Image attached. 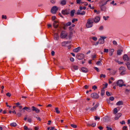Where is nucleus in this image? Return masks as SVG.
<instances>
[{
    "label": "nucleus",
    "instance_id": "nucleus-61",
    "mask_svg": "<svg viewBox=\"0 0 130 130\" xmlns=\"http://www.w3.org/2000/svg\"><path fill=\"white\" fill-rule=\"evenodd\" d=\"M106 128L107 129V130H112V128H111L107 126Z\"/></svg>",
    "mask_w": 130,
    "mask_h": 130
},
{
    "label": "nucleus",
    "instance_id": "nucleus-38",
    "mask_svg": "<svg viewBox=\"0 0 130 130\" xmlns=\"http://www.w3.org/2000/svg\"><path fill=\"white\" fill-rule=\"evenodd\" d=\"M77 21V19H74L72 20V22L74 23L75 22H76Z\"/></svg>",
    "mask_w": 130,
    "mask_h": 130
},
{
    "label": "nucleus",
    "instance_id": "nucleus-41",
    "mask_svg": "<svg viewBox=\"0 0 130 130\" xmlns=\"http://www.w3.org/2000/svg\"><path fill=\"white\" fill-rule=\"evenodd\" d=\"M114 99V98L113 96H111L109 98V99L111 101H113Z\"/></svg>",
    "mask_w": 130,
    "mask_h": 130
},
{
    "label": "nucleus",
    "instance_id": "nucleus-34",
    "mask_svg": "<svg viewBox=\"0 0 130 130\" xmlns=\"http://www.w3.org/2000/svg\"><path fill=\"white\" fill-rule=\"evenodd\" d=\"M55 110L56 112L57 113H60V111L58 110V108H55Z\"/></svg>",
    "mask_w": 130,
    "mask_h": 130
},
{
    "label": "nucleus",
    "instance_id": "nucleus-52",
    "mask_svg": "<svg viewBox=\"0 0 130 130\" xmlns=\"http://www.w3.org/2000/svg\"><path fill=\"white\" fill-rule=\"evenodd\" d=\"M6 95L7 96L10 97L11 95V94L9 93H8L6 94Z\"/></svg>",
    "mask_w": 130,
    "mask_h": 130
},
{
    "label": "nucleus",
    "instance_id": "nucleus-7",
    "mask_svg": "<svg viewBox=\"0 0 130 130\" xmlns=\"http://www.w3.org/2000/svg\"><path fill=\"white\" fill-rule=\"evenodd\" d=\"M125 68L123 67H121L119 68V72L121 75H123L125 74Z\"/></svg>",
    "mask_w": 130,
    "mask_h": 130
},
{
    "label": "nucleus",
    "instance_id": "nucleus-49",
    "mask_svg": "<svg viewBox=\"0 0 130 130\" xmlns=\"http://www.w3.org/2000/svg\"><path fill=\"white\" fill-rule=\"evenodd\" d=\"M94 69H95L97 72H99V69L96 67H94Z\"/></svg>",
    "mask_w": 130,
    "mask_h": 130
},
{
    "label": "nucleus",
    "instance_id": "nucleus-43",
    "mask_svg": "<svg viewBox=\"0 0 130 130\" xmlns=\"http://www.w3.org/2000/svg\"><path fill=\"white\" fill-rule=\"evenodd\" d=\"M127 128L126 126H124L123 127L122 129L123 130H127Z\"/></svg>",
    "mask_w": 130,
    "mask_h": 130
},
{
    "label": "nucleus",
    "instance_id": "nucleus-62",
    "mask_svg": "<svg viewBox=\"0 0 130 130\" xmlns=\"http://www.w3.org/2000/svg\"><path fill=\"white\" fill-rule=\"evenodd\" d=\"M24 129L25 130H27L28 129L27 127L26 126H25L24 127Z\"/></svg>",
    "mask_w": 130,
    "mask_h": 130
},
{
    "label": "nucleus",
    "instance_id": "nucleus-63",
    "mask_svg": "<svg viewBox=\"0 0 130 130\" xmlns=\"http://www.w3.org/2000/svg\"><path fill=\"white\" fill-rule=\"evenodd\" d=\"M98 128L100 129V130H102L103 129V127L102 126H99L98 127Z\"/></svg>",
    "mask_w": 130,
    "mask_h": 130
},
{
    "label": "nucleus",
    "instance_id": "nucleus-18",
    "mask_svg": "<svg viewBox=\"0 0 130 130\" xmlns=\"http://www.w3.org/2000/svg\"><path fill=\"white\" fill-rule=\"evenodd\" d=\"M81 70L83 72H86L88 71V70L86 68L83 67L81 69Z\"/></svg>",
    "mask_w": 130,
    "mask_h": 130
},
{
    "label": "nucleus",
    "instance_id": "nucleus-50",
    "mask_svg": "<svg viewBox=\"0 0 130 130\" xmlns=\"http://www.w3.org/2000/svg\"><path fill=\"white\" fill-rule=\"evenodd\" d=\"M97 88V87L96 86L94 85L92 87V88L94 89V90H95Z\"/></svg>",
    "mask_w": 130,
    "mask_h": 130
},
{
    "label": "nucleus",
    "instance_id": "nucleus-51",
    "mask_svg": "<svg viewBox=\"0 0 130 130\" xmlns=\"http://www.w3.org/2000/svg\"><path fill=\"white\" fill-rule=\"evenodd\" d=\"M92 39L94 40L95 41H96L97 39V38L95 37H93Z\"/></svg>",
    "mask_w": 130,
    "mask_h": 130
},
{
    "label": "nucleus",
    "instance_id": "nucleus-44",
    "mask_svg": "<svg viewBox=\"0 0 130 130\" xmlns=\"http://www.w3.org/2000/svg\"><path fill=\"white\" fill-rule=\"evenodd\" d=\"M90 108L89 106H88V107L86 108V110L87 111L90 110Z\"/></svg>",
    "mask_w": 130,
    "mask_h": 130
},
{
    "label": "nucleus",
    "instance_id": "nucleus-48",
    "mask_svg": "<svg viewBox=\"0 0 130 130\" xmlns=\"http://www.w3.org/2000/svg\"><path fill=\"white\" fill-rule=\"evenodd\" d=\"M113 43L114 45H117V43L116 41H113Z\"/></svg>",
    "mask_w": 130,
    "mask_h": 130
},
{
    "label": "nucleus",
    "instance_id": "nucleus-21",
    "mask_svg": "<svg viewBox=\"0 0 130 130\" xmlns=\"http://www.w3.org/2000/svg\"><path fill=\"white\" fill-rule=\"evenodd\" d=\"M61 13L63 14H68V13L67 10H62L61 11Z\"/></svg>",
    "mask_w": 130,
    "mask_h": 130
},
{
    "label": "nucleus",
    "instance_id": "nucleus-40",
    "mask_svg": "<svg viewBox=\"0 0 130 130\" xmlns=\"http://www.w3.org/2000/svg\"><path fill=\"white\" fill-rule=\"evenodd\" d=\"M100 119V118L96 116H95V120H99Z\"/></svg>",
    "mask_w": 130,
    "mask_h": 130
},
{
    "label": "nucleus",
    "instance_id": "nucleus-47",
    "mask_svg": "<svg viewBox=\"0 0 130 130\" xmlns=\"http://www.w3.org/2000/svg\"><path fill=\"white\" fill-rule=\"evenodd\" d=\"M104 52L105 53H107L108 52V49H104Z\"/></svg>",
    "mask_w": 130,
    "mask_h": 130
},
{
    "label": "nucleus",
    "instance_id": "nucleus-28",
    "mask_svg": "<svg viewBox=\"0 0 130 130\" xmlns=\"http://www.w3.org/2000/svg\"><path fill=\"white\" fill-rule=\"evenodd\" d=\"M102 59H101L100 61H99L96 62V64L98 65L101 66L102 65L101 62V61Z\"/></svg>",
    "mask_w": 130,
    "mask_h": 130
},
{
    "label": "nucleus",
    "instance_id": "nucleus-19",
    "mask_svg": "<svg viewBox=\"0 0 130 130\" xmlns=\"http://www.w3.org/2000/svg\"><path fill=\"white\" fill-rule=\"evenodd\" d=\"M116 105H123V102L122 101H119L116 103Z\"/></svg>",
    "mask_w": 130,
    "mask_h": 130
},
{
    "label": "nucleus",
    "instance_id": "nucleus-12",
    "mask_svg": "<svg viewBox=\"0 0 130 130\" xmlns=\"http://www.w3.org/2000/svg\"><path fill=\"white\" fill-rule=\"evenodd\" d=\"M122 114L121 113H118L116 115L115 118V120H118L119 118L121 116Z\"/></svg>",
    "mask_w": 130,
    "mask_h": 130
},
{
    "label": "nucleus",
    "instance_id": "nucleus-1",
    "mask_svg": "<svg viewBox=\"0 0 130 130\" xmlns=\"http://www.w3.org/2000/svg\"><path fill=\"white\" fill-rule=\"evenodd\" d=\"M93 18H90L87 20L86 24V26L88 28L91 27L93 26Z\"/></svg>",
    "mask_w": 130,
    "mask_h": 130
},
{
    "label": "nucleus",
    "instance_id": "nucleus-22",
    "mask_svg": "<svg viewBox=\"0 0 130 130\" xmlns=\"http://www.w3.org/2000/svg\"><path fill=\"white\" fill-rule=\"evenodd\" d=\"M123 52V50H118L117 51V54L118 55H120Z\"/></svg>",
    "mask_w": 130,
    "mask_h": 130
},
{
    "label": "nucleus",
    "instance_id": "nucleus-35",
    "mask_svg": "<svg viewBox=\"0 0 130 130\" xmlns=\"http://www.w3.org/2000/svg\"><path fill=\"white\" fill-rule=\"evenodd\" d=\"M70 126L74 128H76L77 127V125L75 124H71L70 125Z\"/></svg>",
    "mask_w": 130,
    "mask_h": 130
},
{
    "label": "nucleus",
    "instance_id": "nucleus-32",
    "mask_svg": "<svg viewBox=\"0 0 130 130\" xmlns=\"http://www.w3.org/2000/svg\"><path fill=\"white\" fill-rule=\"evenodd\" d=\"M73 67L74 69L76 70H78V67L76 65H73Z\"/></svg>",
    "mask_w": 130,
    "mask_h": 130
},
{
    "label": "nucleus",
    "instance_id": "nucleus-8",
    "mask_svg": "<svg viewBox=\"0 0 130 130\" xmlns=\"http://www.w3.org/2000/svg\"><path fill=\"white\" fill-rule=\"evenodd\" d=\"M91 96L92 98L94 99H98L99 97L98 94L95 93H93L91 94Z\"/></svg>",
    "mask_w": 130,
    "mask_h": 130
},
{
    "label": "nucleus",
    "instance_id": "nucleus-57",
    "mask_svg": "<svg viewBox=\"0 0 130 130\" xmlns=\"http://www.w3.org/2000/svg\"><path fill=\"white\" fill-rule=\"evenodd\" d=\"M70 60L71 61H73L74 60V59L73 58L71 57L70 58Z\"/></svg>",
    "mask_w": 130,
    "mask_h": 130
},
{
    "label": "nucleus",
    "instance_id": "nucleus-10",
    "mask_svg": "<svg viewBox=\"0 0 130 130\" xmlns=\"http://www.w3.org/2000/svg\"><path fill=\"white\" fill-rule=\"evenodd\" d=\"M123 60L125 61H127L129 59L128 57L126 54H124L123 55Z\"/></svg>",
    "mask_w": 130,
    "mask_h": 130
},
{
    "label": "nucleus",
    "instance_id": "nucleus-5",
    "mask_svg": "<svg viewBox=\"0 0 130 130\" xmlns=\"http://www.w3.org/2000/svg\"><path fill=\"white\" fill-rule=\"evenodd\" d=\"M100 19V17L99 16L95 17L94 18H93V22L96 23L99 22Z\"/></svg>",
    "mask_w": 130,
    "mask_h": 130
},
{
    "label": "nucleus",
    "instance_id": "nucleus-23",
    "mask_svg": "<svg viewBox=\"0 0 130 130\" xmlns=\"http://www.w3.org/2000/svg\"><path fill=\"white\" fill-rule=\"evenodd\" d=\"M99 41L100 44H103L104 42V40H103L100 38L99 39Z\"/></svg>",
    "mask_w": 130,
    "mask_h": 130
},
{
    "label": "nucleus",
    "instance_id": "nucleus-36",
    "mask_svg": "<svg viewBox=\"0 0 130 130\" xmlns=\"http://www.w3.org/2000/svg\"><path fill=\"white\" fill-rule=\"evenodd\" d=\"M100 38L102 40H104L106 38V37L105 36H101Z\"/></svg>",
    "mask_w": 130,
    "mask_h": 130
},
{
    "label": "nucleus",
    "instance_id": "nucleus-59",
    "mask_svg": "<svg viewBox=\"0 0 130 130\" xmlns=\"http://www.w3.org/2000/svg\"><path fill=\"white\" fill-rule=\"evenodd\" d=\"M103 29V27L102 26H101L99 28V29L100 30H102Z\"/></svg>",
    "mask_w": 130,
    "mask_h": 130
},
{
    "label": "nucleus",
    "instance_id": "nucleus-4",
    "mask_svg": "<svg viewBox=\"0 0 130 130\" xmlns=\"http://www.w3.org/2000/svg\"><path fill=\"white\" fill-rule=\"evenodd\" d=\"M111 0H105L104 2L102 4H101V2L100 3V7L102 10H104V9L103 8V6L106 5L107 3V2H108L111 1Z\"/></svg>",
    "mask_w": 130,
    "mask_h": 130
},
{
    "label": "nucleus",
    "instance_id": "nucleus-31",
    "mask_svg": "<svg viewBox=\"0 0 130 130\" xmlns=\"http://www.w3.org/2000/svg\"><path fill=\"white\" fill-rule=\"evenodd\" d=\"M118 112V110L117 108H115L113 110V113L115 114H116Z\"/></svg>",
    "mask_w": 130,
    "mask_h": 130
},
{
    "label": "nucleus",
    "instance_id": "nucleus-42",
    "mask_svg": "<svg viewBox=\"0 0 130 130\" xmlns=\"http://www.w3.org/2000/svg\"><path fill=\"white\" fill-rule=\"evenodd\" d=\"M103 18L105 20H107L108 19L109 17L108 16H107L106 17L105 16H103Z\"/></svg>",
    "mask_w": 130,
    "mask_h": 130
},
{
    "label": "nucleus",
    "instance_id": "nucleus-13",
    "mask_svg": "<svg viewBox=\"0 0 130 130\" xmlns=\"http://www.w3.org/2000/svg\"><path fill=\"white\" fill-rule=\"evenodd\" d=\"M80 10H78L76 13L77 14L82 15H84L85 14V12L84 11H83L82 12L80 13Z\"/></svg>",
    "mask_w": 130,
    "mask_h": 130
},
{
    "label": "nucleus",
    "instance_id": "nucleus-60",
    "mask_svg": "<svg viewBox=\"0 0 130 130\" xmlns=\"http://www.w3.org/2000/svg\"><path fill=\"white\" fill-rule=\"evenodd\" d=\"M14 104V105H18V106L22 105L21 103H19V102L17 103H15V104Z\"/></svg>",
    "mask_w": 130,
    "mask_h": 130
},
{
    "label": "nucleus",
    "instance_id": "nucleus-15",
    "mask_svg": "<svg viewBox=\"0 0 130 130\" xmlns=\"http://www.w3.org/2000/svg\"><path fill=\"white\" fill-rule=\"evenodd\" d=\"M54 38L55 40H58L59 39V36L56 33H55L54 34Z\"/></svg>",
    "mask_w": 130,
    "mask_h": 130
},
{
    "label": "nucleus",
    "instance_id": "nucleus-29",
    "mask_svg": "<svg viewBox=\"0 0 130 130\" xmlns=\"http://www.w3.org/2000/svg\"><path fill=\"white\" fill-rule=\"evenodd\" d=\"M75 11V10H74L71 11L70 13V15L72 17H73L74 15Z\"/></svg>",
    "mask_w": 130,
    "mask_h": 130
},
{
    "label": "nucleus",
    "instance_id": "nucleus-27",
    "mask_svg": "<svg viewBox=\"0 0 130 130\" xmlns=\"http://www.w3.org/2000/svg\"><path fill=\"white\" fill-rule=\"evenodd\" d=\"M97 107V106H94L93 107L91 108L90 109V110L91 111H93L95 110Z\"/></svg>",
    "mask_w": 130,
    "mask_h": 130
},
{
    "label": "nucleus",
    "instance_id": "nucleus-17",
    "mask_svg": "<svg viewBox=\"0 0 130 130\" xmlns=\"http://www.w3.org/2000/svg\"><path fill=\"white\" fill-rule=\"evenodd\" d=\"M66 1L65 0H62L60 2V4L62 5H64L66 4Z\"/></svg>",
    "mask_w": 130,
    "mask_h": 130
},
{
    "label": "nucleus",
    "instance_id": "nucleus-37",
    "mask_svg": "<svg viewBox=\"0 0 130 130\" xmlns=\"http://www.w3.org/2000/svg\"><path fill=\"white\" fill-rule=\"evenodd\" d=\"M107 85H108V84L107 83H106L104 84H103V85L104 86L103 87V88H102V89H104L105 88L107 87Z\"/></svg>",
    "mask_w": 130,
    "mask_h": 130
},
{
    "label": "nucleus",
    "instance_id": "nucleus-55",
    "mask_svg": "<svg viewBox=\"0 0 130 130\" xmlns=\"http://www.w3.org/2000/svg\"><path fill=\"white\" fill-rule=\"evenodd\" d=\"M71 24V23L70 22H68L66 24V25L67 26H69Z\"/></svg>",
    "mask_w": 130,
    "mask_h": 130
},
{
    "label": "nucleus",
    "instance_id": "nucleus-30",
    "mask_svg": "<svg viewBox=\"0 0 130 130\" xmlns=\"http://www.w3.org/2000/svg\"><path fill=\"white\" fill-rule=\"evenodd\" d=\"M126 65L127 66L128 69L130 70V63L128 62H127L126 63Z\"/></svg>",
    "mask_w": 130,
    "mask_h": 130
},
{
    "label": "nucleus",
    "instance_id": "nucleus-64",
    "mask_svg": "<svg viewBox=\"0 0 130 130\" xmlns=\"http://www.w3.org/2000/svg\"><path fill=\"white\" fill-rule=\"evenodd\" d=\"M55 18H56V17L55 16H53V17H52V20H55Z\"/></svg>",
    "mask_w": 130,
    "mask_h": 130
},
{
    "label": "nucleus",
    "instance_id": "nucleus-33",
    "mask_svg": "<svg viewBox=\"0 0 130 130\" xmlns=\"http://www.w3.org/2000/svg\"><path fill=\"white\" fill-rule=\"evenodd\" d=\"M23 109L28 111H30V108L28 107H24L23 108Z\"/></svg>",
    "mask_w": 130,
    "mask_h": 130
},
{
    "label": "nucleus",
    "instance_id": "nucleus-20",
    "mask_svg": "<svg viewBox=\"0 0 130 130\" xmlns=\"http://www.w3.org/2000/svg\"><path fill=\"white\" fill-rule=\"evenodd\" d=\"M82 0H76V2L77 4H83L84 2L82 1Z\"/></svg>",
    "mask_w": 130,
    "mask_h": 130
},
{
    "label": "nucleus",
    "instance_id": "nucleus-11",
    "mask_svg": "<svg viewBox=\"0 0 130 130\" xmlns=\"http://www.w3.org/2000/svg\"><path fill=\"white\" fill-rule=\"evenodd\" d=\"M53 26L54 28H57L58 26V22L56 21H54L53 23Z\"/></svg>",
    "mask_w": 130,
    "mask_h": 130
},
{
    "label": "nucleus",
    "instance_id": "nucleus-58",
    "mask_svg": "<svg viewBox=\"0 0 130 130\" xmlns=\"http://www.w3.org/2000/svg\"><path fill=\"white\" fill-rule=\"evenodd\" d=\"M51 54L52 56H53L54 55L55 52L53 51H52L51 52Z\"/></svg>",
    "mask_w": 130,
    "mask_h": 130
},
{
    "label": "nucleus",
    "instance_id": "nucleus-25",
    "mask_svg": "<svg viewBox=\"0 0 130 130\" xmlns=\"http://www.w3.org/2000/svg\"><path fill=\"white\" fill-rule=\"evenodd\" d=\"M105 93V90L104 89H102L101 90V95L103 96Z\"/></svg>",
    "mask_w": 130,
    "mask_h": 130
},
{
    "label": "nucleus",
    "instance_id": "nucleus-14",
    "mask_svg": "<svg viewBox=\"0 0 130 130\" xmlns=\"http://www.w3.org/2000/svg\"><path fill=\"white\" fill-rule=\"evenodd\" d=\"M32 110L33 111H35L37 113H38L39 112V109H38L37 108H36V107H34V106H33L32 107Z\"/></svg>",
    "mask_w": 130,
    "mask_h": 130
},
{
    "label": "nucleus",
    "instance_id": "nucleus-45",
    "mask_svg": "<svg viewBox=\"0 0 130 130\" xmlns=\"http://www.w3.org/2000/svg\"><path fill=\"white\" fill-rule=\"evenodd\" d=\"M96 125V123H94L91 124V126L92 127H94Z\"/></svg>",
    "mask_w": 130,
    "mask_h": 130
},
{
    "label": "nucleus",
    "instance_id": "nucleus-56",
    "mask_svg": "<svg viewBox=\"0 0 130 130\" xmlns=\"http://www.w3.org/2000/svg\"><path fill=\"white\" fill-rule=\"evenodd\" d=\"M120 123L121 124H125V122L123 120L121 122H120Z\"/></svg>",
    "mask_w": 130,
    "mask_h": 130
},
{
    "label": "nucleus",
    "instance_id": "nucleus-6",
    "mask_svg": "<svg viewBox=\"0 0 130 130\" xmlns=\"http://www.w3.org/2000/svg\"><path fill=\"white\" fill-rule=\"evenodd\" d=\"M58 10V8L57 6H54L51 9V12L53 14H55Z\"/></svg>",
    "mask_w": 130,
    "mask_h": 130
},
{
    "label": "nucleus",
    "instance_id": "nucleus-3",
    "mask_svg": "<svg viewBox=\"0 0 130 130\" xmlns=\"http://www.w3.org/2000/svg\"><path fill=\"white\" fill-rule=\"evenodd\" d=\"M68 36L67 33L65 31H62L60 35V37L62 39H64L66 38H67V37Z\"/></svg>",
    "mask_w": 130,
    "mask_h": 130
},
{
    "label": "nucleus",
    "instance_id": "nucleus-39",
    "mask_svg": "<svg viewBox=\"0 0 130 130\" xmlns=\"http://www.w3.org/2000/svg\"><path fill=\"white\" fill-rule=\"evenodd\" d=\"M105 76L106 75H105L102 74L100 75V78H101L102 77H103V78H105Z\"/></svg>",
    "mask_w": 130,
    "mask_h": 130
},
{
    "label": "nucleus",
    "instance_id": "nucleus-2",
    "mask_svg": "<svg viewBox=\"0 0 130 130\" xmlns=\"http://www.w3.org/2000/svg\"><path fill=\"white\" fill-rule=\"evenodd\" d=\"M123 82L122 79L118 80L117 82V85L119 86L120 87H121L123 86H125V84H123Z\"/></svg>",
    "mask_w": 130,
    "mask_h": 130
},
{
    "label": "nucleus",
    "instance_id": "nucleus-24",
    "mask_svg": "<svg viewBox=\"0 0 130 130\" xmlns=\"http://www.w3.org/2000/svg\"><path fill=\"white\" fill-rule=\"evenodd\" d=\"M10 125L11 127H14L17 125V124L13 122L10 124Z\"/></svg>",
    "mask_w": 130,
    "mask_h": 130
},
{
    "label": "nucleus",
    "instance_id": "nucleus-53",
    "mask_svg": "<svg viewBox=\"0 0 130 130\" xmlns=\"http://www.w3.org/2000/svg\"><path fill=\"white\" fill-rule=\"evenodd\" d=\"M2 19H6L7 18V17L6 15H2Z\"/></svg>",
    "mask_w": 130,
    "mask_h": 130
},
{
    "label": "nucleus",
    "instance_id": "nucleus-46",
    "mask_svg": "<svg viewBox=\"0 0 130 130\" xmlns=\"http://www.w3.org/2000/svg\"><path fill=\"white\" fill-rule=\"evenodd\" d=\"M106 95L108 96H110L111 95V94H110L109 92L108 91H107L106 92Z\"/></svg>",
    "mask_w": 130,
    "mask_h": 130
},
{
    "label": "nucleus",
    "instance_id": "nucleus-16",
    "mask_svg": "<svg viewBox=\"0 0 130 130\" xmlns=\"http://www.w3.org/2000/svg\"><path fill=\"white\" fill-rule=\"evenodd\" d=\"M80 47H78L74 49L73 51L74 52H78L80 50Z\"/></svg>",
    "mask_w": 130,
    "mask_h": 130
},
{
    "label": "nucleus",
    "instance_id": "nucleus-54",
    "mask_svg": "<svg viewBox=\"0 0 130 130\" xmlns=\"http://www.w3.org/2000/svg\"><path fill=\"white\" fill-rule=\"evenodd\" d=\"M51 2L53 4H54L55 3V0H51Z\"/></svg>",
    "mask_w": 130,
    "mask_h": 130
},
{
    "label": "nucleus",
    "instance_id": "nucleus-9",
    "mask_svg": "<svg viewBox=\"0 0 130 130\" xmlns=\"http://www.w3.org/2000/svg\"><path fill=\"white\" fill-rule=\"evenodd\" d=\"M77 58L79 60L82 59L84 57V55L82 54H78L77 56Z\"/></svg>",
    "mask_w": 130,
    "mask_h": 130
},
{
    "label": "nucleus",
    "instance_id": "nucleus-26",
    "mask_svg": "<svg viewBox=\"0 0 130 130\" xmlns=\"http://www.w3.org/2000/svg\"><path fill=\"white\" fill-rule=\"evenodd\" d=\"M68 43V41H64L62 42L61 43V45L62 46H65Z\"/></svg>",
    "mask_w": 130,
    "mask_h": 130
}]
</instances>
